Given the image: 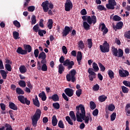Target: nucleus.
I'll use <instances>...</instances> for the list:
<instances>
[{"label":"nucleus","mask_w":130,"mask_h":130,"mask_svg":"<svg viewBox=\"0 0 130 130\" xmlns=\"http://www.w3.org/2000/svg\"><path fill=\"white\" fill-rule=\"evenodd\" d=\"M82 19L83 21H84L83 22V27L85 30L88 31V30H90V25H95L96 23H97V18L96 16L92 15L90 16H82Z\"/></svg>","instance_id":"1"},{"label":"nucleus","mask_w":130,"mask_h":130,"mask_svg":"<svg viewBox=\"0 0 130 130\" xmlns=\"http://www.w3.org/2000/svg\"><path fill=\"white\" fill-rule=\"evenodd\" d=\"M59 62L60 63H63V66L64 67H68V70H71V69H73V66H75V62L74 61H70V59H67L64 61V57L63 56H61L59 58Z\"/></svg>","instance_id":"2"},{"label":"nucleus","mask_w":130,"mask_h":130,"mask_svg":"<svg viewBox=\"0 0 130 130\" xmlns=\"http://www.w3.org/2000/svg\"><path fill=\"white\" fill-rule=\"evenodd\" d=\"M41 115V111L40 109L36 110V112L32 118V125L36 127L37 126V121L38 119L40 118V115Z\"/></svg>","instance_id":"3"},{"label":"nucleus","mask_w":130,"mask_h":130,"mask_svg":"<svg viewBox=\"0 0 130 130\" xmlns=\"http://www.w3.org/2000/svg\"><path fill=\"white\" fill-rule=\"evenodd\" d=\"M76 74H77V71L76 70L73 69L71 70L69 74H67L66 76V79L68 82H72V83H75L76 82Z\"/></svg>","instance_id":"4"},{"label":"nucleus","mask_w":130,"mask_h":130,"mask_svg":"<svg viewBox=\"0 0 130 130\" xmlns=\"http://www.w3.org/2000/svg\"><path fill=\"white\" fill-rule=\"evenodd\" d=\"M69 116H70V117L68 116H66V121L68 122V124H70L71 125H73V122L72 120H73L74 122L76 121V119L75 118H76V116H75L73 111H71L70 112H69Z\"/></svg>","instance_id":"5"},{"label":"nucleus","mask_w":130,"mask_h":130,"mask_svg":"<svg viewBox=\"0 0 130 130\" xmlns=\"http://www.w3.org/2000/svg\"><path fill=\"white\" fill-rule=\"evenodd\" d=\"M116 2L115 0H109L108 4H106V7L108 10H114L116 7V10H118L119 9V5H116Z\"/></svg>","instance_id":"6"},{"label":"nucleus","mask_w":130,"mask_h":130,"mask_svg":"<svg viewBox=\"0 0 130 130\" xmlns=\"http://www.w3.org/2000/svg\"><path fill=\"white\" fill-rule=\"evenodd\" d=\"M112 52L113 55L116 57H122L123 56V50L121 49H118V50L117 48L115 47L112 48Z\"/></svg>","instance_id":"7"},{"label":"nucleus","mask_w":130,"mask_h":130,"mask_svg":"<svg viewBox=\"0 0 130 130\" xmlns=\"http://www.w3.org/2000/svg\"><path fill=\"white\" fill-rule=\"evenodd\" d=\"M100 48L101 51H102L103 53H106L107 52H109V50H110L109 44L106 41L103 44V45H101L100 46Z\"/></svg>","instance_id":"8"},{"label":"nucleus","mask_w":130,"mask_h":130,"mask_svg":"<svg viewBox=\"0 0 130 130\" xmlns=\"http://www.w3.org/2000/svg\"><path fill=\"white\" fill-rule=\"evenodd\" d=\"M76 114H85L86 111L84 105H79V106H76Z\"/></svg>","instance_id":"9"},{"label":"nucleus","mask_w":130,"mask_h":130,"mask_svg":"<svg viewBox=\"0 0 130 130\" xmlns=\"http://www.w3.org/2000/svg\"><path fill=\"white\" fill-rule=\"evenodd\" d=\"M73 9V3L71 0H66L64 4V10L66 12H70Z\"/></svg>","instance_id":"10"},{"label":"nucleus","mask_w":130,"mask_h":130,"mask_svg":"<svg viewBox=\"0 0 130 130\" xmlns=\"http://www.w3.org/2000/svg\"><path fill=\"white\" fill-rule=\"evenodd\" d=\"M88 74H89V75H88L89 81H91V82L94 81V79H95L97 74H96L95 72L93 71V69L92 68L88 69Z\"/></svg>","instance_id":"11"},{"label":"nucleus","mask_w":130,"mask_h":130,"mask_svg":"<svg viewBox=\"0 0 130 130\" xmlns=\"http://www.w3.org/2000/svg\"><path fill=\"white\" fill-rule=\"evenodd\" d=\"M80 117H81V119L82 120L85 121V123L88 124L89 123V121L90 120H92V118H91V116L90 114L88 115V116H86V114H79Z\"/></svg>","instance_id":"12"},{"label":"nucleus","mask_w":130,"mask_h":130,"mask_svg":"<svg viewBox=\"0 0 130 130\" xmlns=\"http://www.w3.org/2000/svg\"><path fill=\"white\" fill-rule=\"evenodd\" d=\"M72 30H73V27H69L66 26L64 27V29H63V31L62 32V35L63 37H66L68 36L69 34H70V32H72Z\"/></svg>","instance_id":"13"},{"label":"nucleus","mask_w":130,"mask_h":130,"mask_svg":"<svg viewBox=\"0 0 130 130\" xmlns=\"http://www.w3.org/2000/svg\"><path fill=\"white\" fill-rule=\"evenodd\" d=\"M48 5H49V1H46L42 3L41 7H42L44 13H47L48 12V10H49Z\"/></svg>","instance_id":"14"},{"label":"nucleus","mask_w":130,"mask_h":130,"mask_svg":"<svg viewBox=\"0 0 130 130\" xmlns=\"http://www.w3.org/2000/svg\"><path fill=\"white\" fill-rule=\"evenodd\" d=\"M102 26V28H101ZM101 28V31H102L104 35H105V34H107L108 32V28L106 27V25H105V24L104 23H100L99 24V29L100 30V28Z\"/></svg>","instance_id":"15"},{"label":"nucleus","mask_w":130,"mask_h":130,"mask_svg":"<svg viewBox=\"0 0 130 130\" xmlns=\"http://www.w3.org/2000/svg\"><path fill=\"white\" fill-rule=\"evenodd\" d=\"M123 72H122V70H119V75L120 77L121 78H126V77H128V76H129V73L128 71L126 70H123Z\"/></svg>","instance_id":"16"},{"label":"nucleus","mask_w":130,"mask_h":130,"mask_svg":"<svg viewBox=\"0 0 130 130\" xmlns=\"http://www.w3.org/2000/svg\"><path fill=\"white\" fill-rule=\"evenodd\" d=\"M64 92L68 97H72L74 95V90L72 88H66L64 89Z\"/></svg>","instance_id":"17"},{"label":"nucleus","mask_w":130,"mask_h":130,"mask_svg":"<svg viewBox=\"0 0 130 130\" xmlns=\"http://www.w3.org/2000/svg\"><path fill=\"white\" fill-rule=\"evenodd\" d=\"M16 52L19 54H21V55H25V54H27V50H23L21 47H18Z\"/></svg>","instance_id":"18"},{"label":"nucleus","mask_w":130,"mask_h":130,"mask_svg":"<svg viewBox=\"0 0 130 130\" xmlns=\"http://www.w3.org/2000/svg\"><path fill=\"white\" fill-rule=\"evenodd\" d=\"M122 26H123V22H122V21H120L116 24L115 26L113 27V29L116 31V29H115L118 30H119V29H122Z\"/></svg>","instance_id":"19"},{"label":"nucleus","mask_w":130,"mask_h":130,"mask_svg":"<svg viewBox=\"0 0 130 130\" xmlns=\"http://www.w3.org/2000/svg\"><path fill=\"white\" fill-rule=\"evenodd\" d=\"M58 122L57 118H56V116L53 115L52 117V125H53V126H56Z\"/></svg>","instance_id":"20"},{"label":"nucleus","mask_w":130,"mask_h":130,"mask_svg":"<svg viewBox=\"0 0 130 130\" xmlns=\"http://www.w3.org/2000/svg\"><path fill=\"white\" fill-rule=\"evenodd\" d=\"M18 101H19L22 104H26V105H30V102L27 100V99H18Z\"/></svg>","instance_id":"21"},{"label":"nucleus","mask_w":130,"mask_h":130,"mask_svg":"<svg viewBox=\"0 0 130 130\" xmlns=\"http://www.w3.org/2000/svg\"><path fill=\"white\" fill-rule=\"evenodd\" d=\"M9 108L14 111H16L18 109L17 106L11 102H9Z\"/></svg>","instance_id":"22"},{"label":"nucleus","mask_w":130,"mask_h":130,"mask_svg":"<svg viewBox=\"0 0 130 130\" xmlns=\"http://www.w3.org/2000/svg\"><path fill=\"white\" fill-rule=\"evenodd\" d=\"M0 130H13L10 124H6L5 126L0 127Z\"/></svg>","instance_id":"23"},{"label":"nucleus","mask_w":130,"mask_h":130,"mask_svg":"<svg viewBox=\"0 0 130 130\" xmlns=\"http://www.w3.org/2000/svg\"><path fill=\"white\" fill-rule=\"evenodd\" d=\"M125 111H126V115L130 116V104H127L125 107Z\"/></svg>","instance_id":"24"},{"label":"nucleus","mask_w":130,"mask_h":130,"mask_svg":"<svg viewBox=\"0 0 130 130\" xmlns=\"http://www.w3.org/2000/svg\"><path fill=\"white\" fill-rule=\"evenodd\" d=\"M64 67H63L62 64L58 65V73L60 75H61V74L64 72Z\"/></svg>","instance_id":"25"},{"label":"nucleus","mask_w":130,"mask_h":130,"mask_svg":"<svg viewBox=\"0 0 130 130\" xmlns=\"http://www.w3.org/2000/svg\"><path fill=\"white\" fill-rule=\"evenodd\" d=\"M19 72L21 74H25L27 72V69L25 66H21L19 68Z\"/></svg>","instance_id":"26"},{"label":"nucleus","mask_w":130,"mask_h":130,"mask_svg":"<svg viewBox=\"0 0 130 130\" xmlns=\"http://www.w3.org/2000/svg\"><path fill=\"white\" fill-rule=\"evenodd\" d=\"M108 75L111 80L114 79V73L113 72V71H112V70H109L108 71Z\"/></svg>","instance_id":"27"},{"label":"nucleus","mask_w":130,"mask_h":130,"mask_svg":"<svg viewBox=\"0 0 130 130\" xmlns=\"http://www.w3.org/2000/svg\"><path fill=\"white\" fill-rule=\"evenodd\" d=\"M24 50H27V54L28 53H30L31 51H32V47L30 46V45H25L24 46Z\"/></svg>","instance_id":"28"},{"label":"nucleus","mask_w":130,"mask_h":130,"mask_svg":"<svg viewBox=\"0 0 130 130\" xmlns=\"http://www.w3.org/2000/svg\"><path fill=\"white\" fill-rule=\"evenodd\" d=\"M20 34L18 32V31H14L13 32V38H14L16 40L17 39H20Z\"/></svg>","instance_id":"29"},{"label":"nucleus","mask_w":130,"mask_h":130,"mask_svg":"<svg viewBox=\"0 0 130 130\" xmlns=\"http://www.w3.org/2000/svg\"><path fill=\"white\" fill-rule=\"evenodd\" d=\"M0 74L4 80H6V79H7V75L6 71L3 70H0Z\"/></svg>","instance_id":"30"},{"label":"nucleus","mask_w":130,"mask_h":130,"mask_svg":"<svg viewBox=\"0 0 130 130\" xmlns=\"http://www.w3.org/2000/svg\"><path fill=\"white\" fill-rule=\"evenodd\" d=\"M33 104L35 107L37 108H39L40 104L39 103V101H38V99H33Z\"/></svg>","instance_id":"31"},{"label":"nucleus","mask_w":130,"mask_h":130,"mask_svg":"<svg viewBox=\"0 0 130 130\" xmlns=\"http://www.w3.org/2000/svg\"><path fill=\"white\" fill-rule=\"evenodd\" d=\"M38 58L39 59H40V58L41 59L46 58V54H45V52H41L39 55Z\"/></svg>","instance_id":"32"},{"label":"nucleus","mask_w":130,"mask_h":130,"mask_svg":"<svg viewBox=\"0 0 130 130\" xmlns=\"http://www.w3.org/2000/svg\"><path fill=\"white\" fill-rule=\"evenodd\" d=\"M16 91L17 94H18V95H24V90H22L20 87H17Z\"/></svg>","instance_id":"33"},{"label":"nucleus","mask_w":130,"mask_h":130,"mask_svg":"<svg viewBox=\"0 0 130 130\" xmlns=\"http://www.w3.org/2000/svg\"><path fill=\"white\" fill-rule=\"evenodd\" d=\"M38 34L41 37H43L44 36V35L43 34H46V30H42V29H39Z\"/></svg>","instance_id":"34"},{"label":"nucleus","mask_w":130,"mask_h":130,"mask_svg":"<svg viewBox=\"0 0 130 130\" xmlns=\"http://www.w3.org/2000/svg\"><path fill=\"white\" fill-rule=\"evenodd\" d=\"M18 85H20V87L25 88V87H26V82H25L24 80H20L18 82Z\"/></svg>","instance_id":"35"},{"label":"nucleus","mask_w":130,"mask_h":130,"mask_svg":"<svg viewBox=\"0 0 130 130\" xmlns=\"http://www.w3.org/2000/svg\"><path fill=\"white\" fill-rule=\"evenodd\" d=\"M114 109H115V106L112 104L109 105V106H108V110L109 111L112 112L114 110Z\"/></svg>","instance_id":"36"},{"label":"nucleus","mask_w":130,"mask_h":130,"mask_svg":"<svg viewBox=\"0 0 130 130\" xmlns=\"http://www.w3.org/2000/svg\"><path fill=\"white\" fill-rule=\"evenodd\" d=\"M52 26H53V21H52V19H49L48 28L51 30V29H52Z\"/></svg>","instance_id":"37"},{"label":"nucleus","mask_w":130,"mask_h":130,"mask_svg":"<svg viewBox=\"0 0 130 130\" xmlns=\"http://www.w3.org/2000/svg\"><path fill=\"white\" fill-rule=\"evenodd\" d=\"M87 44L88 47L89 49L92 48V46H93V43L92 42V39H87Z\"/></svg>","instance_id":"38"},{"label":"nucleus","mask_w":130,"mask_h":130,"mask_svg":"<svg viewBox=\"0 0 130 130\" xmlns=\"http://www.w3.org/2000/svg\"><path fill=\"white\" fill-rule=\"evenodd\" d=\"M112 20L113 21L117 22L121 20V17H120V16H119L118 15H115L113 16Z\"/></svg>","instance_id":"39"},{"label":"nucleus","mask_w":130,"mask_h":130,"mask_svg":"<svg viewBox=\"0 0 130 130\" xmlns=\"http://www.w3.org/2000/svg\"><path fill=\"white\" fill-rule=\"evenodd\" d=\"M92 68L93 70H94V72H98V71H99V67H98L97 63L95 62L92 63Z\"/></svg>","instance_id":"40"},{"label":"nucleus","mask_w":130,"mask_h":130,"mask_svg":"<svg viewBox=\"0 0 130 130\" xmlns=\"http://www.w3.org/2000/svg\"><path fill=\"white\" fill-rule=\"evenodd\" d=\"M78 46L81 49H84V48H85V44H84V42H83V41H79Z\"/></svg>","instance_id":"41"},{"label":"nucleus","mask_w":130,"mask_h":130,"mask_svg":"<svg viewBox=\"0 0 130 130\" xmlns=\"http://www.w3.org/2000/svg\"><path fill=\"white\" fill-rule=\"evenodd\" d=\"M57 124L58 125V127L63 129L64 128V125L63 124V122H62V120H60L59 121H58V123H57Z\"/></svg>","instance_id":"42"},{"label":"nucleus","mask_w":130,"mask_h":130,"mask_svg":"<svg viewBox=\"0 0 130 130\" xmlns=\"http://www.w3.org/2000/svg\"><path fill=\"white\" fill-rule=\"evenodd\" d=\"M13 24L17 28H20L21 27V24H20V22L19 21H18V20L14 21H13Z\"/></svg>","instance_id":"43"},{"label":"nucleus","mask_w":130,"mask_h":130,"mask_svg":"<svg viewBox=\"0 0 130 130\" xmlns=\"http://www.w3.org/2000/svg\"><path fill=\"white\" fill-rule=\"evenodd\" d=\"M31 25H35V23H37V20H36V16L34 15L32 16L31 18Z\"/></svg>","instance_id":"44"},{"label":"nucleus","mask_w":130,"mask_h":130,"mask_svg":"<svg viewBox=\"0 0 130 130\" xmlns=\"http://www.w3.org/2000/svg\"><path fill=\"white\" fill-rule=\"evenodd\" d=\"M96 108V105L93 102H90V109L92 110L95 109Z\"/></svg>","instance_id":"45"},{"label":"nucleus","mask_w":130,"mask_h":130,"mask_svg":"<svg viewBox=\"0 0 130 130\" xmlns=\"http://www.w3.org/2000/svg\"><path fill=\"white\" fill-rule=\"evenodd\" d=\"M75 119L77 122H83V119L81 118V117L79 115V114H76V117H75Z\"/></svg>","instance_id":"46"},{"label":"nucleus","mask_w":130,"mask_h":130,"mask_svg":"<svg viewBox=\"0 0 130 130\" xmlns=\"http://www.w3.org/2000/svg\"><path fill=\"white\" fill-rule=\"evenodd\" d=\"M97 9L100 11H106V8L103 5H98Z\"/></svg>","instance_id":"47"},{"label":"nucleus","mask_w":130,"mask_h":130,"mask_svg":"<svg viewBox=\"0 0 130 130\" xmlns=\"http://www.w3.org/2000/svg\"><path fill=\"white\" fill-rule=\"evenodd\" d=\"M39 97L40 98H47L46 94L44 91H42L41 93L39 94Z\"/></svg>","instance_id":"48"},{"label":"nucleus","mask_w":130,"mask_h":130,"mask_svg":"<svg viewBox=\"0 0 130 130\" xmlns=\"http://www.w3.org/2000/svg\"><path fill=\"white\" fill-rule=\"evenodd\" d=\"M121 89L123 93H128L129 89L127 88V87L122 86H121Z\"/></svg>","instance_id":"49"},{"label":"nucleus","mask_w":130,"mask_h":130,"mask_svg":"<svg viewBox=\"0 0 130 130\" xmlns=\"http://www.w3.org/2000/svg\"><path fill=\"white\" fill-rule=\"evenodd\" d=\"M39 24H36L34 27H33V30L34 31V32H38V31L39 30Z\"/></svg>","instance_id":"50"},{"label":"nucleus","mask_w":130,"mask_h":130,"mask_svg":"<svg viewBox=\"0 0 130 130\" xmlns=\"http://www.w3.org/2000/svg\"><path fill=\"white\" fill-rule=\"evenodd\" d=\"M5 69H6L8 72H12V67L10 64H6Z\"/></svg>","instance_id":"51"},{"label":"nucleus","mask_w":130,"mask_h":130,"mask_svg":"<svg viewBox=\"0 0 130 130\" xmlns=\"http://www.w3.org/2000/svg\"><path fill=\"white\" fill-rule=\"evenodd\" d=\"M116 117V113L115 112H113L112 114H111V116H110L111 121H114L115 120Z\"/></svg>","instance_id":"52"},{"label":"nucleus","mask_w":130,"mask_h":130,"mask_svg":"<svg viewBox=\"0 0 130 130\" xmlns=\"http://www.w3.org/2000/svg\"><path fill=\"white\" fill-rule=\"evenodd\" d=\"M124 36L125 38H127V39H130V30L125 32Z\"/></svg>","instance_id":"53"},{"label":"nucleus","mask_w":130,"mask_h":130,"mask_svg":"<svg viewBox=\"0 0 130 130\" xmlns=\"http://www.w3.org/2000/svg\"><path fill=\"white\" fill-rule=\"evenodd\" d=\"M35 10V6H29L27 8V11L28 12H34V11Z\"/></svg>","instance_id":"54"},{"label":"nucleus","mask_w":130,"mask_h":130,"mask_svg":"<svg viewBox=\"0 0 130 130\" xmlns=\"http://www.w3.org/2000/svg\"><path fill=\"white\" fill-rule=\"evenodd\" d=\"M99 66L101 72H104L105 71V67L104 66H103V64H102V63L100 62L99 63Z\"/></svg>","instance_id":"55"},{"label":"nucleus","mask_w":130,"mask_h":130,"mask_svg":"<svg viewBox=\"0 0 130 130\" xmlns=\"http://www.w3.org/2000/svg\"><path fill=\"white\" fill-rule=\"evenodd\" d=\"M53 107L56 109H59V104L58 103H53Z\"/></svg>","instance_id":"56"},{"label":"nucleus","mask_w":130,"mask_h":130,"mask_svg":"<svg viewBox=\"0 0 130 130\" xmlns=\"http://www.w3.org/2000/svg\"><path fill=\"white\" fill-rule=\"evenodd\" d=\"M62 51L64 54H67V53H68V49L66 46H63L62 47Z\"/></svg>","instance_id":"57"},{"label":"nucleus","mask_w":130,"mask_h":130,"mask_svg":"<svg viewBox=\"0 0 130 130\" xmlns=\"http://www.w3.org/2000/svg\"><path fill=\"white\" fill-rule=\"evenodd\" d=\"M80 14L83 16H86L87 15V11L85 9H83L81 11H80Z\"/></svg>","instance_id":"58"},{"label":"nucleus","mask_w":130,"mask_h":130,"mask_svg":"<svg viewBox=\"0 0 130 130\" xmlns=\"http://www.w3.org/2000/svg\"><path fill=\"white\" fill-rule=\"evenodd\" d=\"M92 115L94 116H96L99 115V110L98 109L94 110L92 112Z\"/></svg>","instance_id":"59"},{"label":"nucleus","mask_w":130,"mask_h":130,"mask_svg":"<svg viewBox=\"0 0 130 130\" xmlns=\"http://www.w3.org/2000/svg\"><path fill=\"white\" fill-rule=\"evenodd\" d=\"M41 70L43 72H46V71H47V65H46V64H43L42 66Z\"/></svg>","instance_id":"60"},{"label":"nucleus","mask_w":130,"mask_h":130,"mask_svg":"<svg viewBox=\"0 0 130 130\" xmlns=\"http://www.w3.org/2000/svg\"><path fill=\"white\" fill-rule=\"evenodd\" d=\"M76 94L77 97H80L81 96V94H82V89H78L76 92Z\"/></svg>","instance_id":"61"},{"label":"nucleus","mask_w":130,"mask_h":130,"mask_svg":"<svg viewBox=\"0 0 130 130\" xmlns=\"http://www.w3.org/2000/svg\"><path fill=\"white\" fill-rule=\"evenodd\" d=\"M100 88V86H99V85H98V84H96L93 86L92 89L94 91H98V90H99Z\"/></svg>","instance_id":"62"},{"label":"nucleus","mask_w":130,"mask_h":130,"mask_svg":"<svg viewBox=\"0 0 130 130\" xmlns=\"http://www.w3.org/2000/svg\"><path fill=\"white\" fill-rule=\"evenodd\" d=\"M123 84L126 86V87H130V82L128 81H123Z\"/></svg>","instance_id":"63"},{"label":"nucleus","mask_w":130,"mask_h":130,"mask_svg":"<svg viewBox=\"0 0 130 130\" xmlns=\"http://www.w3.org/2000/svg\"><path fill=\"white\" fill-rule=\"evenodd\" d=\"M34 55L35 57H37L39 55V50L38 49H35L34 51Z\"/></svg>","instance_id":"64"}]
</instances>
